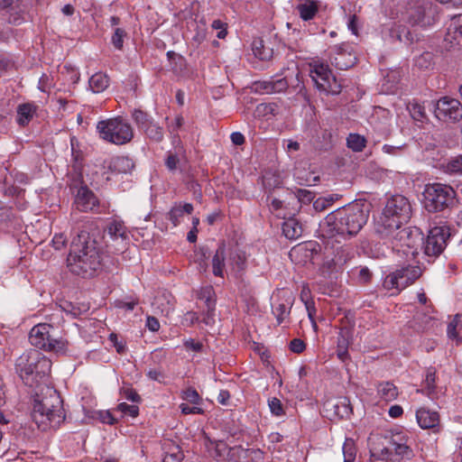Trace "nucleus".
I'll return each mask as SVG.
<instances>
[{
  "mask_svg": "<svg viewBox=\"0 0 462 462\" xmlns=\"http://www.w3.org/2000/svg\"><path fill=\"white\" fill-rule=\"evenodd\" d=\"M412 214L411 204L402 195H394L389 198L381 216L374 222V232L381 239L396 240L407 246L410 231L402 228Z\"/></svg>",
  "mask_w": 462,
  "mask_h": 462,
  "instance_id": "f257e3e1",
  "label": "nucleus"
},
{
  "mask_svg": "<svg viewBox=\"0 0 462 462\" xmlns=\"http://www.w3.org/2000/svg\"><path fill=\"white\" fill-rule=\"evenodd\" d=\"M92 226L93 223L88 221L82 225L79 233L71 241L67 257L70 272L83 277L92 276L101 265L97 241L89 234Z\"/></svg>",
  "mask_w": 462,
  "mask_h": 462,
  "instance_id": "f03ea898",
  "label": "nucleus"
},
{
  "mask_svg": "<svg viewBox=\"0 0 462 462\" xmlns=\"http://www.w3.org/2000/svg\"><path fill=\"white\" fill-rule=\"evenodd\" d=\"M369 211L363 203H352L328 214L321 224L324 236H356L366 224Z\"/></svg>",
  "mask_w": 462,
  "mask_h": 462,
  "instance_id": "7ed1b4c3",
  "label": "nucleus"
},
{
  "mask_svg": "<svg viewBox=\"0 0 462 462\" xmlns=\"http://www.w3.org/2000/svg\"><path fill=\"white\" fill-rule=\"evenodd\" d=\"M32 417L42 430L57 428L64 421L63 401L56 390L46 387L35 393Z\"/></svg>",
  "mask_w": 462,
  "mask_h": 462,
  "instance_id": "20e7f679",
  "label": "nucleus"
},
{
  "mask_svg": "<svg viewBox=\"0 0 462 462\" xmlns=\"http://www.w3.org/2000/svg\"><path fill=\"white\" fill-rule=\"evenodd\" d=\"M15 366L23 382L30 387H36L49 375L51 362L41 352L30 350L17 359Z\"/></svg>",
  "mask_w": 462,
  "mask_h": 462,
  "instance_id": "39448f33",
  "label": "nucleus"
},
{
  "mask_svg": "<svg viewBox=\"0 0 462 462\" xmlns=\"http://www.w3.org/2000/svg\"><path fill=\"white\" fill-rule=\"evenodd\" d=\"M29 340L37 348L64 355L67 352L68 341L63 337L62 331L48 323L35 325L30 331Z\"/></svg>",
  "mask_w": 462,
  "mask_h": 462,
  "instance_id": "423d86ee",
  "label": "nucleus"
},
{
  "mask_svg": "<svg viewBox=\"0 0 462 462\" xmlns=\"http://www.w3.org/2000/svg\"><path fill=\"white\" fill-rule=\"evenodd\" d=\"M423 206L429 213L443 212L452 208L457 202L455 189L443 183H430L425 186Z\"/></svg>",
  "mask_w": 462,
  "mask_h": 462,
  "instance_id": "0eeeda50",
  "label": "nucleus"
},
{
  "mask_svg": "<svg viewBox=\"0 0 462 462\" xmlns=\"http://www.w3.org/2000/svg\"><path fill=\"white\" fill-rule=\"evenodd\" d=\"M97 130L103 140L117 145L130 142L134 136L130 124L120 117L98 122Z\"/></svg>",
  "mask_w": 462,
  "mask_h": 462,
  "instance_id": "6e6552de",
  "label": "nucleus"
},
{
  "mask_svg": "<svg viewBox=\"0 0 462 462\" xmlns=\"http://www.w3.org/2000/svg\"><path fill=\"white\" fill-rule=\"evenodd\" d=\"M405 9V19L411 26L427 27L433 23V17L427 12L421 0H393Z\"/></svg>",
  "mask_w": 462,
  "mask_h": 462,
  "instance_id": "1a4fd4ad",
  "label": "nucleus"
},
{
  "mask_svg": "<svg viewBox=\"0 0 462 462\" xmlns=\"http://www.w3.org/2000/svg\"><path fill=\"white\" fill-rule=\"evenodd\" d=\"M450 237V229L448 226H438L430 229L423 251L426 256L435 259L439 256L447 246Z\"/></svg>",
  "mask_w": 462,
  "mask_h": 462,
  "instance_id": "9d476101",
  "label": "nucleus"
},
{
  "mask_svg": "<svg viewBox=\"0 0 462 462\" xmlns=\"http://www.w3.org/2000/svg\"><path fill=\"white\" fill-rule=\"evenodd\" d=\"M422 271L419 266L408 265L388 274L383 281L386 290L401 291L420 277Z\"/></svg>",
  "mask_w": 462,
  "mask_h": 462,
  "instance_id": "9b49d317",
  "label": "nucleus"
},
{
  "mask_svg": "<svg viewBox=\"0 0 462 462\" xmlns=\"http://www.w3.org/2000/svg\"><path fill=\"white\" fill-rule=\"evenodd\" d=\"M310 77L318 89L332 95H337L340 92L341 86L332 75L328 65L323 63L315 64L310 69Z\"/></svg>",
  "mask_w": 462,
  "mask_h": 462,
  "instance_id": "f8f14e48",
  "label": "nucleus"
},
{
  "mask_svg": "<svg viewBox=\"0 0 462 462\" xmlns=\"http://www.w3.org/2000/svg\"><path fill=\"white\" fill-rule=\"evenodd\" d=\"M433 107L435 116L439 120L456 123L462 119V104L456 98L441 97Z\"/></svg>",
  "mask_w": 462,
  "mask_h": 462,
  "instance_id": "ddd939ff",
  "label": "nucleus"
},
{
  "mask_svg": "<svg viewBox=\"0 0 462 462\" xmlns=\"http://www.w3.org/2000/svg\"><path fill=\"white\" fill-rule=\"evenodd\" d=\"M444 42L448 50L462 48V14L454 15L448 28Z\"/></svg>",
  "mask_w": 462,
  "mask_h": 462,
  "instance_id": "4468645a",
  "label": "nucleus"
},
{
  "mask_svg": "<svg viewBox=\"0 0 462 462\" xmlns=\"http://www.w3.org/2000/svg\"><path fill=\"white\" fill-rule=\"evenodd\" d=\"M104 238L106 243H118L121 245L120 248H115L116 251H121L126 245L128 238L126 227L125 225L117 220L111 222L104 232Z\"/></svg>",
  "mask_w": 462,
  "mask_h": 462,
  "instance_id": "2eb2a0df",
  "label": "nucleus"
},
{
  "mask_svg": "<svg viewBox=\"0 0 462 462\" xmlns=\"http://www.w3.org/2000/svg\"><path fill=\"white\" fill-rule=\"evenodd\" d=\"M75 204L80 211H94L98 206V199L87 186H81L78 190Z\"/></svg>",
  "mask_w": 462,
  "mask_h": 462,
  "instance_id": "dca6fc26",
  "label": "nucleus"
},
{
  "mask_svg": "<svg viewBox=\"0 0 462 462\" xmlns=\"http://www.w3.org/2000/svg\"><path fill=\"white\" fill-rule=\"evenodd\" d=\"M389 37L393 41H399L405 44H411L419 40L418 35L412 31L408 29L405 25L394 23L391 28H388Z\"/></svg>",
  "mask_w": 462,
  "mask_h": 462,
  "instance_id": "f3484780",
  "label": "nucleus"
},
{
  "mask_svg": "<svg viewBox=\"0 0 462 462\" xmlns=\"http://www.w3.org/2000/svg\"><path fill=\"white\" fill-rule=\"evenodd\" d=\"M416 419L421 429H436L439 424V415L437 411L420 408L416 411Z\"/></svg>",
  "mask_w": 462,
  "mask_h": 462,
  "instance_id": "a211bd4d",
  "label": "nucleus"
},
{
  "mask_svg": "<svg viewBox=\"0 0 462 462\" xmlns=\"http://www.w3.org/2000/svg\"><path fill=\"white\" fill-rule=\"evenodd\" d=\"M134 167L133 160L127 156H116L111 159L108 168L112 172L128 173Z\"/></svg>",
  "mask_w": 462,
  "mask_h": 462,
  "instance_id": "6ab92c4d",
  "label": "nucleus"
},
{
  "mask_svg": "<svg viewBox=\"0 0 462 462\" xmlns=\"http://www.w3.org/2000/svg\"><path fill=\"white\" fill-rule=\"evenodd\" d=\"M300 17L304 21L311 20L319 11L318 2L314 0H303L296 6Z\"/></svg>",
  "mask_w": 462,
  "mask_h": 462,
  "instance_id": "aec40b11",
  "label": "nucleus"
},
{
  "mask_svg": "<svg viewBox=\"0 0 462 462\" xmlns=\"http://www.w3.org/2000/svg\"><path fill=\"white\" fill-rule=\"evenodd\" d=\"M282 233L288 239L295 240L301 236L303 228L296 218H289L282 224Z\"/></svg>",
  "mask_w": 462,
  "mask_h": 462,
  "instance_id": "412c9836",
  "label": "nucleus"
},
{
  "mask_svg": "<svg viewBox=\"0 0 462 462\" xmlns=\"http://www.w3.org/2000/svg\"><path fill=\"white\" fill-rule=\"evenodd\" d=\"M320 246L315 242H308L293 247L290 253V256L302 254L305 258L312 259L314 254H318Z\"/></svg>",
  "mask_w": 462,
  "mask_h": 462,
  "instance_id": "4be33fe9",
  "label": "nucleus"
},
{
  "mask_svg": "<svg viewBox=\"0 0 462 462\" xmlns=\"http://www.w3.org/2000/svg\"><path fill=\"white\" fill-rule=\"evenodd\" d=\"M225 258H226V245L225 243H221L215 255L212 259V267H213V273L216 276H223V270L225 267Z\"/></svg>",
  "mask_w": 462,
  "mask_h": 462,
  "instance_id": "5701e85b",
  "label": "nucleus"
},
{
  "mask_svg": "<svg viewBox=\"0 0 462 462\" xmlns=\"http://www.w3.org/2000/svg\"><path fill=\"white\" fill-rule=\"evenodd\" d=\"M394 452L396 455L402 457L409 458L412 455V450L405 444L392 441L391 446L383 448L381 451L382 458Z\"/></svg>",
  "mask_w": 462,
  "mask_h": 462,
  "instance_id": "b1692460",
  "label": "nucleus"
},
{
  "mask_svg": "<svg viewBox=\"0 0 462 462\" xmlns=\"http://www.w3.org/2000/svg\"><path fill=\"white\" fill-rule=\"evenodd\" d=\"M377 393L385 402L394 401L399 394L397 387L391 382H382L377 385Z\"/></svg>",
  "mask_w": 462,
  "mask_h": 462,
  "instance_id": "393cba45",
  "label": "nucleus"
},
{
  "mask_svg": "<svg viewBox=\"0 0 462 462\" xmlns=\"http://www.w3.org/2000/svg\"><path fill=\"white\" fill-rule=\"evenodd\" d=\"M334 413L339 419H348L353 413L350 400L347 397H339L333 405Z\"/></svg>",
  "mask_w": 462,
  "mask_h": 462,
  "instance_id": "a878e982",
  "label": "nucleus"
},
{
  "mask_svg": "<svg viewBox=\"0 0 462 462\" xmlns=\"http://www.w3.org/2000/svg\"><path fill=\"white\" fill-rule=\"evenodd\" d=\"M252 51L254 55L262 60H268L273 57V49L266 47L261 38L253 41Z\"/></svg>",
  "mask_w": 462,
  "mask_h": 462,
  "instance_id": "bb28decb",
  "label": "nucleus"
},
{
  "mask_svg": "<svg viewBox=\"0 0 462 462\" xmlns=\"http://www.w3.org/2000/svg\"><path fill=\"white\" fill-rule=\"evenodd\" d=\"M279 112L280 106L277 103H261L255 107L254 116L269 119L271 116H277Z\"/></svg>",
  "mask_w": 462,
  "mask_h": 462,
  "instance_id": "cd10ccee",
  "label": "nucleus"
},
{
  "mask_svg": "<svg viewBox=\"0 0 462 462\" xmlns=\"http://www.w3.org/2000/svg\"><path fill=\"white\" fill-rule=\"evenodd\" d=\"M356 60L353 54L340 51L333 58L331 62L339 69H347L355 64Z\"/></svg>",
  "mask_w": 462,
  "mask_h": 462,
  "instance_id": "c85d7f7f",
  "label": "nucleus"
},
{
  "mask_svg": "<svg viewBox=\"0 0 462 462\" xmlns=\"http://www.w3.org/2000/svg\"><path fill=\"white\" fill-rule=\"evenodd\" d=\"M88 85L94 93H100L109 86V79L106 74L98 72L89 79Z\"/></svg>",
  "mask_w": 462,
  "mask_h": 462,
  "instance_id": "c756f323",
  "label": "nucleus"
},
{
  "mask_svg": "<svg viewBox=\"0 0 462 462\" xmlns=\"http://www.w3.org/2000/svg\"><path fill=\"white\" fill-rule=\"evenodd\" d=\"M35 108L31 104H23L17 107L16 121L20 125H26L32 118Z\"/></svg>",
  "mask_w": 462,
  "mask_h": 462,
  "instance_id": "7c9ffc66",
  "label": "nucleus"
},
{
  "mask_svg": "<svg viewBox=\"0 0 462 462\" xmlns=\"http://www.w3.org/2000/svg\"><path fill=\"white\" fill-rule=\"evenodd\" d=\"M235 449L228 448L227 444L222 440L211 442V447L209 448L211 456L216 459L225 458Z\"/></svg>",
  "mask_w": 462,
  "mask_h": 462,
  "instance_id": "2f4dec72",
  "label": "nucleus"
},
{
  "mask_svg": "<svg viewBox=\"0 0 462 462\" xmlns=\"http://www.w3.org/2000/svg\"><path fill=\"white\" fill-rule=\"evenodd\" d=\"M184 457L181 448L174 444L166 448L163 462H181Z\"/></svg>",
  "mask_w": 462,
  "mask_h": 462,
  "instance_id": "473e14b6",
  "label": "nucleus"
},
{
  "mask_svg": "<svg viewBox=\"0 0 462 462\" xmlns=\"http://www.w3.org/2000/svg\"><path fill=\"white\" fill-rule=\"evenodd\" d=\"M366 140L363 135L358 134H349L346 138V145L354 152H362L365 147Z\"/></svg>",
  "mask_w": 462,
  "mask_h": 462,
  "instance_id": "72a5a7b5",
  "label": "nucleus"
},
{
  "mask_svg": "<svg viewBox=\"0 0 462 462\" xmlns=\"http://www.w3.org/2000/svg\"><path fill=\"white\" fill-rule=\"evenodd\" d=\"M407 109L411 117L416 121L423 122L427 118L424 106L417 101L409 102Z\"/></svg>",
  "mask_w": 462,
  "mask_h": 462,
  "instance_id": "f704fd0d",
  "label": "nucleus"
},
{
  "mask_svg": "<svg viewBox=\"0 0 462 462\" xmlns=\"http://www.w3.org/2000/svg\"><path fill=\"white\" fill-rule=\"evenodd\" d=\"M148 138L155 142H161L163 139V129L157 123L152 121L143 130H142Z\"/></svg>",
  "mask_w": 462,
  "mask_h": 462,
  "instance_id": "c9c22d12",
  "label": "nucleus"
},
{
  "mask_svg": "<svg viewBox=\"0 0 462 462\" xmlns=\"http://www.w3.org/2000/svg\"><path fill=\"white\" fill-rule=\"evenodd\" d=\"M215 292L211 286L204 287L199 292V299L204 300L206 308L211 311L216 307V300L214 299Z\"/></svg>",
  "mask_w": 462,
  "mask_h": 462,
  "instance_id": "e433bc0d",
  "label": "nucleus"
},
{
  "mask_svg": "<svg viewBox=\"0 0 462 462\" xmlns=\"http://www.w3.org/2000/svg\"><path fill=\"white\" fill-rule=\"evenodd\" d=\"M23 8L19 7H12L10 8V13L8 16V22L10 23L18 25L26 20V7L24 5H22Z\"/></svg>",
  "mask_w": 462,
  "mask_h": 462,
  "instance_id": "4c0bfd02",
  "label": "nucleus"
},
{
  "mask_svg": "<svg viewBox=\"0 0 462 462\" xmlns=\"http://www.w3.org/2000/svg\"><path fill=\"white\" fill-rule=\"evenodd\" d=\"M344 462H354L356 455V448L355 445V441L347 438L346 439L343 447H342Z\"/></svg>",
  "mask_w": 462,
  "mask_h": 462,
  "instance_id": "58836bf2",
  "label": "nucleus"
},
{
  "mask_svg": "<svg viewBox=\"0 0 462 462\" xmlns=\"http://www.w3.org/2000/svg\"><path fill=\"white\" fill-rule=\"evenodd\" d=\"M435 374L436 373L432 368L428 369L424 382V388L421 390V392L425 393L429 397H431L435 393Z\"/></svg>",
  "mask_w": 462,
  "mask_h": 462,
  "instance_id": "ea45409f",
  "label": "nucleus"
},
{
  "mask_svg": "<svg viewBox=\"0 0 462 462\" xmlns=\"http://www.w3.org/2000/svg\"><path fill=\"white\" fill-rule=\"evenodd\" d=\"M134 121L135 122L137 127L142 131L143 130L152 120L151 116H149L145 112L135 109L132 115Z\"/></svg>",
  "mask_w": 462,
  "mask_h": 462,
  "instance_id": "a19ab883",
  "label": "nucleus"
},
{
  "mask_svg": "<svg viewBox=\"0 0 462 462\" xmlns=\"http://www.w3.org/2000/svg\"><path fill=\"white\" fill-rule=\"evenodd\" d=\"M293 193L298 201L301 204L307 205L314 201L315 194L310 190L305 189H297Z\"/></svg>",
  "mask_w": 462,
  "mask_h": 462,
  "instance_id": "79ce46f5",
  "label": "nucleus"
},
{
  "mask_svg": "<svg viewBox=\"0 0 462 462\" xmlns=\"http://www.w3.org/2000/svg\"><path fill=\"white\" fill-rule=\"evenodd\" d=\"M290 85L289 75H285L282 79H272L273 94L284 92Z\"/></svg>",
  "mask_w": 462,
  "mask_h": 462,
  "instance_id": "37998d69",
  "label": "nucleus"
},
{
  "mask_svg": "<svg viewBox=\"0 0 462 462\" xmlns=\"http://www.w3.org/2000/svg\"><path fill=\"white\" fill-rule=\"evenodd\" d=\"M255 92L260 94H273V86L271 80H258L254 83Z\"/></svg>",
  "mask_w": 462,
  "mask_h": 462,
  "instance_id": "c03bdc74",
  "label": "nucleus"
},
{
  "mask_svg": "<svg viewBox=\"0 0 462 462\" xmlns=\"http://www.w3.org/2000/svg\"><path fill=\"white\" fill-rule=\"evenodd\" d=\"M447 169L450 173L462 175V154L450 160Z\"/></svg>",
  "mask_w": 462,
  "mask_h": 462,
  "instance_id": "a18cd8bd",
  "label": "nucleus"
},
{
  "mask_svg": "<svg viewBox=\"0 0 462 462\" xmlns=\"http://www.w3.org/2000/svg\"><path fill=\"white\" fill-rule=\"evenodd\" d=\"M268 405L270 407L271 412L275 416H282L284 414L283 407L282 402L276 398H271L268 401Z\"/></svg>",
  "mask_w": 462,
  "mask_h": 462,
  "instance_id": "49530a36",
  "label": "nucleus"
},
{
  "mask_svg": "<svg viewBox=\"0 0 462 462\" xmlns=\"http://www.w3.org/2000/svg\"><path fill=\"white\" fill-rule=\"evenodd\" d=\"M117 410L124 414H128L133 418H135L139 413V408L136 405H130L126 402H121L117 405Z\"/></svg>",
  "mask_w": 462,
  "mask_h": 462,
  "instance_id": "de8ad7c7",
  "label": "nucleus"
},
{
  "mask_svg": "<svg viewBox=\"0 0 462 462\" xmlns=\"http://www.w3.org/2000/svg\"><path fill=\"white\" fill-rule=\"evenodd\" d=\"M126 32L125 30L121 28H116L115 30V32L112 36V43L116 49L121 50L123 48L124 38Z\"/></svg>",
  "mask_w": 462,
  "mask_h": 462,
  "instance_id": "09e8293b",
  "label": "nucleus"
},
{
  "mask_svg": "<svg viewBox=\"0 0 462 462\" xmlns=\"http://www.w3.org/2000/svg\"><path fill=\"white\" fill-rule=\"evenodd\" d=\"M242 453L244 454L245 458H252L255 462L262 461L263 459V452L260 449L255 448H248V449H242Z\"/></svg>",
  "mask_w": 462,
  "mask_h": 462,
  "instance_id": "8fccbe9b",
  "label": "nucleus"
},
{
  "mask_svg": "<svg viewBox=\"0 0 462 462\" xmlns=\"http://www.w3.org/2000/svg\"><path fill=\"white\" fill-rule=\"evenodd\" d=\"M183 346L186 350L188 351H193L196 353L202 352L203 350V344L199 341H196L193 338L185 339L183 342Z\"/></svg>",
  "mask_w": 462,
  "mask_h": 462,
  "instance_id": "3c124183",
  "label": "nucleus"
},
{
  "mask_svg": "<svg viewBox=\"0 0 462 462\" xmlns=\"http://www.w3.org/2000/svg\"><path fill=\"white\" fill-rule=\"evenodd\" d=\"M273 312L275 315L279 325L282 324L285 317L289 314L288 308L284 303H280L278 306H276Z\"/></svg>",
  "mask_w": 462,
  "mask_h": 462,
  "instance_id": "603ef678",
  "label": "nucleus"
},
{
  "mask_svg": "<svg viewBox=\"0 0 462 462\" xmlns=\"http://www.w3.org/2000/svg\"><path fill=\"white\" fill-rule=\"evenodd\" d=\"M184 215L181 210V205H175L169 212V219L174 226L179 224V219Z\"/></svg>",
  "mask_w": 462,
  "mask_h": 462,
  "instance_id": "864d4df0",
  "label": "nucleus"
},
{
  "mask_svg": "<svg viewBox=\"0 0 462 462\" xmlns=\"http://www.w3.org/2000/svg\"><path fill=\"white\" fill-rule=\"evenodd\" d=\"M372 272L366 267H361L358 271L357 279L360 283H368L372 279Z\"/></svg>",
  "mask_w": 462,
  "mask_h": 462,
  "instance_id": "5fc2aeb1",
  "label": "nucleus"
},
{
  "mask_svg": "<svg viewBox=\"0 0 462 462\" xmlns=\"http://www.w3.org/2000/svg\"><path fill=\"white\" fill-rule=\"evenodd\" d=\"M306 348V345L300 338H294L290 342V349L291 352L300 354Z\"/></svg>",
  "mask_w": 462,
  "mask_h": 462,
  "instance_id": "6e6d98bb",
  "label": "nucleus"
},
{
  "mask_svg": "<svg viewBox=\"0 0 462 462\" xmlns=\"http://www.w3.org/2000/svg\"><path fill=\"white\" fill-rule=\"evenodd\" d=\"M212 28L215 30H219L217 34V37L219 39H224L226 35V23H223L220 20H214L212 24Z\"/></svg>",
  "mask_w": 462,
  "mask_h": 462,
  "instance_id": "4d7b16f0",
  "label": "nucleus"
},
{
  "mask_svg": "<svg viewBox=\"0 0 462 462\" xmlns=\"http://www.w3.org/2000/svg\"><path fill=\"white\" fill-rule=\"evenodd\" d=\"M460 315H455L453 320L448 326V335L449 337L454 338L457 336V327L460 323Z\"/></svg>",
  "mask_w": 462,
  "mask_h": 462,
  "instance_id": "13d9d810",
  "label": "nucleus"
},
{
  "mask_svg": "<svg viewBox=\"0 0 462 462\" xmlns=\"http://www.w3.org/2000/svg\"><path fill=\"white\" fill-rule=\"evenodd\" d=\"M51 243L56 250H60L66 245L67 237L62 233L56 234L53 236Z\"/></svg>",
  "mask_w": 462,
  "mask_h": 462,
  "instance_id": "bf43d9fd",
  "label": "nucleus"
},
{
  "mask_svg": "<svg viewBox=\"0 0 462 462\" xmlns=\"http://www.w3.org/2000/svg\"><path fill=\"white\" fill-rule=\"evenodd\" d=\"M183 399L191 402V403H198L199 401V395L198 392L195 389L189 388L187 389L183 393Z\"/></svg>",
  "mask_w": 462,
  "mask_h": 462,
  "instance_id": "052dcab7",
  "label": "nucleus"
},
{
  "mask_svg": "<svg viewBox=\"0 0 462 462\" xmlns=\"http://www.w3.org/2000/svg\"><path fill=\"white\" fill-rule=\"evenodd\" d=\"M328 207V200H327L324 197H320L313 201V208L316 212H322Z\"/></svg>",
  "mask_w": 462,
  "mask_h": 462,
  "instance_id": "680f3d73",
  "label": "nucleus"
},
{
  "mask_svg": "<svg viewBox=\"0 0 462 462\" xmlns=\"http://www.w3.org/2000/svg\"><path fill=\"white\" fill-rule=\"evenodd\" d=\"M179 163V158L176 154L170 152L166 158L165 164L170 171H175Z\"/></svg>",
  "mask_w": 462,
  "mask_h": 462,
  "instance_id": "e2e57ef3",
  "label": "nucleus"
},
{
  "mask_svg": "<svg viewBox=\"0 0 462 462\" xmlns=\"http://www.w3.org/2000/svg\"><path fill=\"white\" fill-rule=\"evenodd\" d=\"M124 396L128 401L134 402H139L141 401V397L139 394L133 389L127 388L124 389Z\"/></svg>",
  "mask_w": 462,
  "mask_h": 462,
  "instance_id": "0e129e2a",
  "label": "nucleus"
},
{
  "mask_svg": "<svg viewBox=\"0 0 462 462\" xmlns=\"http://www.w3.org/2000/svg\"><path fill=\"white\" fill-rule=\"evenodd\" d=\"M99 419L103 423H107L110 425H113L116 422V420L114 418L113 414L108 411H100Z\"/></svg>",
  "mask_w": 462,
  "mask_h": 462,
  "instance_id": "69168bd1",
  "label": "nucleus"
},
{
  "mask_svg": "<svg viewBox=\"0 0 462 462\" xmlns=\"http://www.w3.org/2000/svg\"><path fill=\"white\" fill-rule=\"evenodd\" d=\"M166 55L171 62H174L176 65L180 64V68L184 64V58L181 55L177 54L172 51H168Z\"/></svg>",
  "mask_w": 462,
  "mask_h": 462,
  "instance_id": "338daca9",
  "label": "nucleus"
},
{
  "mask_svg": "<svg viewBox=\"0 0 462 462\" xmlns=\"http://www.w3.org/2000/svg\"><path fill=\"white\" fill-rule=\"evenodd\" d=\"M147 376L153 381L162 382L164 379L163 372L161 369H150L147 372Z\"/></svg>",
  "mask_w": 462,
  "mask_h": 462,
  "instance_id": "774afa93",
  "label": "nucleus"
}]
</instances>
